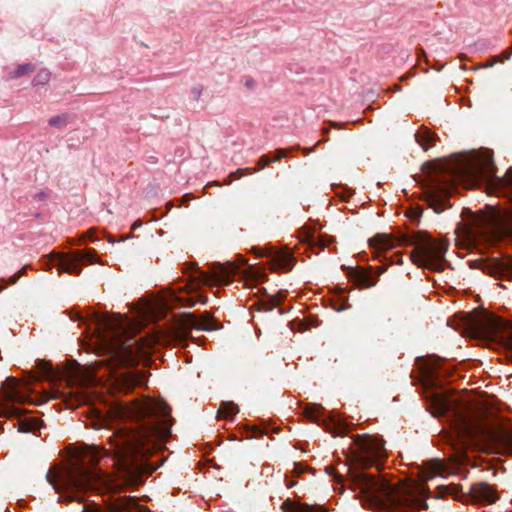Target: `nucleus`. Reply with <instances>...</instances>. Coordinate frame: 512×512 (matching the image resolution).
<instances>
[{
    "instance_id": "2",
    "label": "nucleus",
    "mask_w": 512,
    "mask_h": 512,
    "mask_svg": "<svg viewBox=\"0 0 512 512\" xmlns=\"http://www.w3.org/2000/svg\"><path fill=\"white\" fill-rule=\"evenodd\" d=\"M93 322L101 353L107 356L101 360V364L106 367L115 388L129 394L136 387L144 385L147 382L146 374L135 366L152 352L156 339L128 336L133 323L120 313L95 314Z\"/></svg>"
},
{
    "instance_id": "1",
    "label": "nucleus",
    "mask_w": 512,
    "mask_h": 512,
    "mask_svg": "<svg viewBox=\"0 0 512 512\" xmlns=\"http://www.w3.org/2000/svg\"><path fill=\"white\" fill-rule=\"evenodd\" d=\"M111 416L123 425L116 427L109 437L110 448L88 446L90 465H77L66 469L55 481L52 471L45 475L46 481L60 494L58 501H84V492L107 484V475L96 463L107 459L116 468L119 478L127 485L141 482L148 469L147 460L169 434L167 420L170 410L161 401L150 398L117 403Z\"/></svg>"
},
{
    "instance_id": "15",
    "label": "nucleus",
    "mask_w": 512,
    "mask_h": 512,
    "mask_svg": "<svg viewBox=\"0 0 512 512\" xmlns=\"http://www.w3.org/2000/svg\"><path fill=\"white\" fill-rule=\"evenodd\" d=\"M489 274L500 279H512V258H507L489 267Z\"/></svg>"
},
{
    "instance_id": "30",
    "label": "nucleus",
    "mask_w": 512,
    "mask_h": 512,
    "mask_svg": "<svg viewBox=\"0 0 512 512\" xmlns=\"http://www.w3.org/2000/svg\"><path fill=\"white\" fill-rule=\"evenodd\" d=\"M39 370H40L41 377H43V378L51 377L53 374L51 366L44 361L39 362Z\"/></svg>"
},
{
    "instance_id": "9",
    "label": "nucleus",
    "mask_w": 512,
    "mask_h": 512,
    "mask_svg": "<svg viewBox=\"0 0 512 512\" xmlns=\"http://www.w3.org/2000/svg\"><path fill=\"white\" fill-rule=\"evenodd\" d=\"M247 264V260L243 256H239L238 263L227 261L225 263H212L208 273H202V281L206 284H229L233 277L237 275L240 268Z\"/></svg>"
},
{
    "instance_id": "14",
    "label": "nucleus",
    "mask_w": 512,
    "mask_h": 512,
    "mask_svg": "<svg viewBox=\"0 0 512 512\" xmlns=\"http://www.w3.org/2000/svg\"><path fill=\"white\" fill-rule=\"evenodd\" d=\"M464 325L472 333L480 335H490L495 330L494 320L489 316H465Z\"/></svg>"
},
{
    "instance_id": "17",
    "label": "nucleus",
    "mask_w": 512,
    "mask_h": 512,
    "mask_svg": "<svg viewBox=\"0 0 512 512\" xmlns=\"http://www.w3.org/2000/svg\"><path fill=\"white\" fill-rule=\"evenodd\" d=\"M445 472V464L441 460L433 459L427 463L426 470L423 472V479L429 480L435 476H443Z\"/></svg>"
},
{
    "instance_id": "19",
    "label": "nucleus",
    "mask_w": 512,
    "mask_h": 512,
    "mask_svg": "<svg viewBox=\"0 0 512 512\" xmlns=\"http://www.w3.org/2000/svg\"><path fill=\"white\" fill-rule=\"evenodd\" d=\"M283 506L286 512H327V510L320 505L294 504L291 502H285Z\"/></svg>"
},
{
    "instance_id": "5",
    "label": "nucleus",
    "mask_w": 512,
    "mask_h": 512,
    "mask_svg": "<svg viewBox=\"0 0 512 512\" xmlns=\"http://www.w3.org/2000/svg\"><path fill=\"white\" fill-rule=\"evenodd\" d=\"M441 360L431 357L423 368L424 399L433 417H444L450 427L448 442L455 449H466L478 434L475 411L459 398L452 397L440 382Z\"/></svg>"
},
{
    "instance_id": "7",
    "label": "nucleus",
    "mask_w": 512,
    "mask_h": 512,
    "mask_svg": "<svg viewBox=\"0 0 512 512\" xmlns=\"http://www.w3.org/2000/svg\"><path fill=\"white\" fill-rule=\"evenodd\" d=\"M472 221L479 232L490 240L512 237V211L503 214L495 212L484 217L474 216Z\"/></svg>"
},
{
    "instance_id": "33",
    "label": "nucleus",
    "mask_w": 512,
    "mask_h": 512,
    "mask_svg": "<svg viewBox=\"0 0 512 512\" xmlns=\"http://www.w3.org/2000/svg\"><path fill=\"white\" fill-rule=\"evenodd\" d=\"M331 421L335 424L339 432H342L347 429L346 424L343 423L340 419H332Z\"/></svg>"
},
{
    "instance_id": "35",
    "label": "nucleus",
    "mask_w": 512,
    "mask_h": 512,
    "mask_svg": "<svg viewBox=\"0 0 512 512\" xmlns=\"http://www.w3.org/2000/svg\"><path fill=\"white\" fill-rule=\"evenodd\" d=\"M351 306L350 304H346V305H342V306H336L334 305V310H336L337 312H341V311H344V310H347L349 309Z\"/></svg>"
},
{
    "instance_id": "22",
    "label": "nucleus",
    "mask_w": 512,
    "mask_h": 512,
    "mask_svg": "<svg viewBox=\"0 0 512 512\" xmlns=\"http://www.w3.org/2000/svg\"><path fill=\"white\" fill-rule=\"evenodd\" d=\"M187 326L198 330H209L208 318L200 319L193 314H188L186 319Z\"/></svg>"
},
{
    "instance_id": "32",
    "label": "nucleus",
    "mask_w": 512,
    "mask_h": 512,
    "mask_svg": "<svg viewBox=\"0 0 512 512\" xmlns=\"http://www.w3.org/2000/svg\"><path fill=\"white\" fill-rule=\"evenodd\" d=\"M49 191L48 190H42L34 194V198L38 201H44L48 198Z\"/></svg>"
},
{
    "instance_id": "24",
    "label": "nucleus",
    "mask_w": 512,
    "mask_h": 512,
    "mask_svg": "<svg viewBox=\"0 0 512 512\" xmlns=\"http://www.w3.org/2000/svg\"><path fill=\"white\" fill-rule=\"evenodd\" d=\"M51 78V73L47 69H41L33 78L32 84L33 86H43L46 85Z\"/></svg>"
},
{
    "instance_id": "13",
    "label": "nucleus",
    "mask_w": 512,
    "mask_h": 512,
    "mask_svg": "<svg viewBox=\"0 0 512 512\" xmlns=\"http://www.w3.org/2000/svg\"><path fill=\"white\" fill-rule=\"evenodd\" d=\"M470 499L477 504L490 505L498 500L497 490L487 482L474 483L469 488Z\"/></svg>"
},
{
    "instance_id": "31",
    "label": "nucleus",
    "mask_w": 512,
    "mask_h": 512,
    "mask_svg": "<svg viewBox=\"0 0 512 512\" xmlns=\"http://www.w3.org/2000/svg\"><path fill=\"white\" fill-rule=\"evenodd\" d=\"M203 87L201 85H196L191 89V97L193 100L198 101L202 95Z\"/></svg>"
},
{
    "instance_id": "16",
    "label": "nucleus",
    "mask_w": 512,
    "mask_h": 512,
    "mask_svg": "<svg viewBox=\"0 0 512 512\" xmlns=\"http://www.w3.org/2000/svg\"><path fill=\"white\" fill-rule=\"evenodd\" d=\"M377 277L372 270H357L354 274V282L360 288H369L375 286L377 283Z\"/></svg>"
},
{
    "instance_id": "39",
    "label": "nucleus",
    "mask_w": 512,
    "mask_h": 512,
    "mask_svg": "<svg viewBox=\"0 0 512 512\" xmlns=\"http://www.w3.org/2000/svg\"><path fill=\"white\" fill-rule=\"evenodd\" d=\"M246 85L250 87L251 86V82L247 81Z\"/></svg>"
},
{
    "instance_id": "11",
    "label": "nucleus",
    "mask_w": 512,
    "mask_h": 512,
    "mask_svg": "<svg viewBox=\"0 0 512 512\" xmlns=\"http://www.w3.org/2000/svg\"><path fill=\"white\" fill-rule=\"evenodd\" d=\"M368 243L373 249V254L376 259L388 261L389 264L401 265L403 263L402 255L400 253L392 255L389 259L383 255L384 252L396 247L397 241L394 238H391L386 234H377L373 238L369 239Z\"/></svg>"
},
{
    "instance_id": "10",
    "label": "nucleus",
    "mask_w": 512,
    "mask_h": 512,
    "mask_svg": "<svg viewBox=\"0 0 512 512\" xmlns=\"http://www.w3.org/2000/svg\"><path fill=\"white\" fill-rule=\"evenodd\" d=\"M253 251L259 257H268L273 271L288 272L294 267L295 258L289 249L276 250L272 246H266L263 248L254 247Z\"/></svg>"
},
{
    "instance_id": "4",
    "label": "nucleus",
    "mask_w": 512,
    "mask_h": 512,
    "mask_svg": "<svg viewBox=\"0 0 512 512\" xmlns=\"http://www.w3.org/2000/svg\"><path fill=\"white\" fill-rule=\"evenodd\" d=\"M355 444L358 449L357 460L360 468L350 469V485L353 491H358L363 505L386 512H412L411 509L422 504L420 500L394 483L364 470L367 466L379 467L386 457L383 439L363 435L355 440Z\"/></svg>"
},
{
    "instance_id": "38",
    "label": "nucleus",
    "mask_w": 512,
    "mask_h": 512,
    "mask_svg": "<svg viewBox=\"0 0 512 512\" xmlns=\"http://www.w3.org/2000/svg\"><path fill=\"white\" fill-rule=\"evenodd\" d=\"M206 302H207L206 298L201 301L202 304H206Z\"/></svg>"
},
{
    "instance_id": "28",
    "label": "nucleus",
    "mask_w": 512,
    "mask_h": 512,
    "mask_svg": "<svg viewBox=\"0 0 512 512\" xmlns=\"http://www.w3.org/2000/svg\"><path fill=\"white\" fill-rule=\"evenodd\" d=\"M27 267H22L16 274L12 275L9 279V281H5L4 279H1V281L4 283V285L0 286V292L7 286V285H13L15 284L19 278L25 273Z\"/></svg>"
},
{
    "instance_id": "18",
    "label": "nucleus",
    "mask_w": 512,
    "mask_h": 512,
    "mask_svg": "<svg viewBox=\"0 0 512 512\" xmlns=\"http://www.w3.org/2000/svg\"><path fill=\"white\" fill-rule=\"evenodd\" d=\"M416 142L423 148L424 151L429 146H433L437 141L438 137L428 129H421L414 134Z\"/></svg>"
},
{
    "instance_id": "8",
    "label": "nucleus",
    "mask_w": 512,
    "mask_h": 512,
    "mask_svg": "<svg viewBox=\"0 0 512 512\" xmlns=\"http://www.w3.org/2000/svg\"><path fill=\"white\" fill-rule=\"evenodd\" d=\"M97 253L94 249L73 250L69 253L55 254L47 260V266H57L59 274L79 275L83 263H96Z\"/></svg>"
},
{
    "instance_id": "37",
    "label": "nucleus",
    "mask_w": 512,
    "mask_h": 512,
    "mask_svg": "<svg viewBox=\"0 0 512 512\" xmlns=\"http://www.w3.org/2000/svg\"><path fill=\"white\" fill-rule=\"evenodd\" d=\"M287 486H288V488H291V487H293V486H294V483H293V482H291V483L287 484Z\"/></svg>"
},
{
    "instance_id": "36",
    "label": "nucleus",
    "mask_w": 512,
    "mask_h": 512,
    "mask_svg": "<svg viewBox=\"0 0 512 512\" xmlns=\"http://www.w3.org/2000/svg\"><path fill=\"white\" fill-rule=\"evenodd\" d=\"M22 431H31L33 428L30 427V426H26L25 423H21V428H20Z\"/></svg>"
},
{
    "instance_id": "26",
    "label": "nucleus",
    "mask_w": 512,
    "mask_h": 512,
    "mask_svg": "<svg viewBox=\"0 0 512 512\" xmlns=\"http://www.w3.org/2000/svg\"><path fill=\"white\" fill-rule=\"evenodd\" d=\"M134 501L131 499L123 500L113 506L112 512H133Z\"/></svg>"
},
{
    "instance_id": "23",
    "label": "nucleus",
    "mask_w": 512,
    "mask_h": 512,
    "mask_svg": "<svg viewBox=\"0 0 512 512\" xmlns=\"http://www.w3.org/2000/svg\"><path fill=\"white\" fill-rule=\"evenodd\" d=\"M305 412L307 417L314 422L324 421V408L320 405L314 404L308 407Z\"/></svg>"
},
{
    "instance_id": "34",
    "label": "nucleus",
    "mask_w": 512,
    "mask_h": 512,
    "mask_svg": "<svg viewBox=\"0 0 512 512\" xmlns=\"http://www.w3.org/2000/svg\"><path fill=\"white\" fill-rule=\"evenodd\" d=\"M306 241L309 242V244L313 245L317 242V238L315 234L309 233L306 237Z\"/></svg>"
},
{
    "instance_id": "6",
    "label": "nucleus",
    "mask_w": 512,
    "mask_h": 512,
    "mask_svg": "<svg viewBox=\"0 0 512 512\" xmlns=\"http://www.w3.org/2000/svg\"><path fill=\"white\" fill-rule=\"evenodd\" d=\"M414 250L410 259L416 266L435 272L444 270L448 243L435 239L427 232H419L413 239Z\"/></svg>"
},
{
    "instance_id": "27",
    "label": "nucleus",
    "mask_w": 512,
    "mask_h": 512,
    "mask_svg": "<svg viewBox=\"0 0 512 512\" xmlns=\"http://www.w3.org/2000/svg\"><path fill=\"white\" fill-rule=\"evenodd\" d=\"M34 67L31 64L19 65L13 72L10 73L11 78H18L33 71Z\"/></svg>"
},
{
    "instance_id": "29",
    "label": "nucleus",
    "mask_w": 512,
    "mask_h": 512,
    "mask_svg": "<svg viewBox=\"0 0 512 512\" xmlns=\"http://www.w3.org/2000/svg\"><path fill=\"white\" fill-rule=\"evenodd\" d=\"M498 441L505 446H512V431H501L497 435Z\"/></svg>"
},
{
    "instance_id": "25",
    "label": "nucleus",
    "mask_w": 512,
    "mask_h": 512,
    "mask_svg": "<svg viewBox=\"0 0 512 512\" xmlns=\"http://www.w3.org/2000/svg\"><path fill=\"white\" fill-rule=\"evenodd\" d=\"M69 120V115L67 113H63L61 115L54 116L49 119L48 124L51 127H55L58 129L64 128Z\"/></svg>"
},
{
    "instance_id": "21",
    "label": "nucleus",
    "mask_w": 512,
    "mask_h": 512,
    "mask_svg": "<svg viewBox=\"0 0 512 512\" xmlns=\"http://www.w3.org/2000/svg\"><path fill=\"white\" fill-rule=\"evenodd\" d=\"M287 155H288L287 149L276 150V156L273 158L270 157L269 155H263L258 161L259 170L263 169L265 166H267L268 164H270L272 162H276V161L280 160L281 158L286 157Z\"/></svg>"
},
{
    "instance_id": "3",
    "label": "nucleus",
    "mask_w": 512,
    "mask_h": 512,
    "mask_svg": "<svg viewBox=\"0 0 512 512\" xmlns=\"http://www.w3.org/2000/svg\"><path fill=\"white\" fill-rule=\"evenodd\" d=\"M427 166L429 173L421 182V187L427 202L436 213L446 209L447 198L454 189V179L467 181L473 185L486 184L495 192H504L512 187V167L503 177H498L493 152L490 149L457 155L454 161L447 165Z\"/></svg>"
},
{
    "instance_id": "20",
    "label": "nucleus",
    "mask_w": 512,
    "mask_h": 512,
    "mask_svg": "<svg viewBox=\"0 0 512 512\" xmlns=\"http://www.w3.org/2000/svg\"><path fill=\"white\" fill-rule=\"evenodd\" d=\"M238 411V406L233 402H222L217 411V416L219 418H230L237 414Z\"/></svg>"
},
{
    "instance_id": "12",
    "label": "nucleus",
    "mask_w": 512,
    "mask_h": 512,
    "mask_svg": "<svg viewBox=\"0 0 512 512\" xmlns=\"http://www.w3.org/2000/svg\"><path fill=\"white\" fill-rule=\"evenodd\" d=\"M9 380L12 382V387L6 393V402L0 400V416L20 418L23 410L13 404L16 402H25L26 396L18 390L15 378H9Z\"/></svg>"
}]
</instances>
